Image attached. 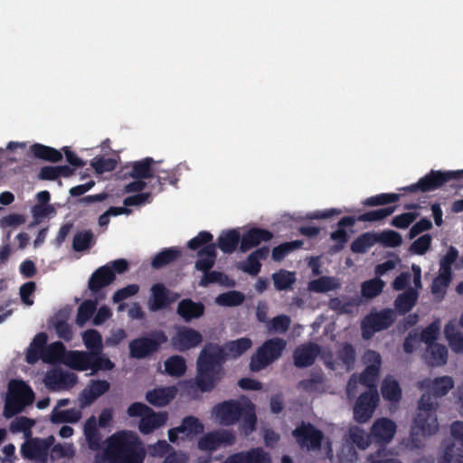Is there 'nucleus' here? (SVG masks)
<instances>
[{
    "label": "nucleus",
    "instance_id": "1",
    "mask_svg": "<svg viewBox=\"0 0 463 463\" xmlns=\"http://www.w3.org/2000/svg\"><path fill=\"white\" fill-rule=\"evenodd\" d=\"M251 346L252 341L248 337L228 341L223 346L206 344L197 358L196 375L189 383V388L201 392H212L224 375L222 365L227 358L237 359Z\"/></svg>",
    "mask_w": 463,
    "mask_h": 463
},
{
    "label": "nucleus",
    "instance_id": "2",
    "mask_svg": "<svg viewBox=\"0 0 463 463\" xmlns=\"http://www.w3.org/2000/svg\"><path fill=\"white\" fill-rule=\"evenodd\" d=\"M146 450L137 436L121 432L114 435L109 445V463H143Z\"/></svg>",
    "mask_w": 463,
    "mask_h": 463
},
{
    "label": "nucleus",
    "instance_id": "3",
    "mask_svg": "<svg viewBox=\"0 0 463 463\" xmlns=\"http://www.w3.org/2000/svg\"><path fill=\"white\" fill-rule=\"evenodd\" d=\"M437 402L433 401L431 392L423 393L419 401L416 417L411 429V439L416 448L420 447L419 435L430 436L439 429L436 416Z\"/></svg>",
    "mask_w": 463,
    "mask_h": 463
},
{
    "label": "nucleus",
    "instance_id": "4",
    "mask_svg": "<svg viewBox=\"0 0 463 463\" xmlns=\"http://www.w3.org/2000/svg\"><path fill=\"white\" fill-rule=\"evenodd\" d=\"M463 179V169L456 171L430 170L419 181L411 185L399 188V191L408 193H427L435 191L451 180Z\"/></svg>",
    "mask_w": 463,
    "mask_h": 463
},
{
    "label": "nucleus",
    "instance_id": "5",
    "mask_svg": "<svg viewBox=\"0 0 463 463\" xmlns=\"http://www.w3.org/2000/svg\"><path fill=\"white\" fill-rule=\"evenodd\" d=\"M198 260L194 263V268L203 273L202 279L199 281L200 287H207L213 283H222L227 276L222 272L217 270H211L214 266L217 251L216 244H210L197 252Z\"/></svg>",
    "mask_w": 463,
    "mask_h": 463
},
{
    "label": "nucleus",
    "instance_id": "6",
    "mask_svg": "<svg viewBox=\"0 0 463 463\" xmlns=\"http://www.w3.org/2000/svg\"><path fill=\"white\" fill-rule=\"evenodd\" d=\"M286 345V340L280 337L266 340L251 355L250 369L252 372H260L266 368L282 355Z\"/></svg>",
    "mask_w": 463,
    "mask_h": 463
},
{
    "label": "nucleus",
    "instance_id": "7",
    "mask_svg": "<svg viewBox=\"0 0 463 463\" xmlns=\"http://www.w3.org/2000/svg\"><path fill=\"white\" fill-rule=\"evenodd\" d=\"M10 394L5 400L4 415L11 418L21 412L24 406L33 403L34 393L32 388L22 380L12 381L9 384Z\"/></svg>",
    "mask_w": 463,
    "mask_h": 463
},
{
    "label": "nucleus",
    "instance_id": "8",
    "mask_svg": "<svg viewBox=\"0 0 463 463\" xmlns=\"http://www.w3.org/2000/svg\"><path fill=\"white\" fill-rule=\"evenodd\" d=\"M167 341V335L164 331H151L148 335L137 337L129 342V356L139 360L146 358L158 352L161 345Z\"/></svg>",
    "mask_w": 463,
    "mask_h": 463
},
{
    "label": "nucleus",
    "instance_id": "9",
    "mask_svg": "<svg viewBox=\"0 0 463 463\" xmlns=\"http://www.w3.org/2000/svg\"><path fill=\"white\" fill-rule=\"evenodd\" d=\"M395 319V312L391 308L370 312L361 322L362 337L371 339L376 332L388 329Z\"/></svg>",
    "mask_w": 463,
    "mask_h": 463
},
{
    "label": "nucleus",
    "instance_id": "10",
    "mask_svg": "<svg viewBox=\"0 0 463 463\" xmlns=\"http://www.w3.org/2000/svg\"><path fill=\"white\" fill-rule=\"evenodd\" d=\"M171 345L174 350L184 353L199 346L203 341V335L196 329L180 326L171 337Z\"/></svg>",
    "mask_w": 463,
    "mask_h": 463
},
{
    "label": "nucleus",
    "instance_id": "11",
    "mask_svg": "<svg viewBox=\"0 0 463 463\" xmlns=\"http://www.w3.org/2000/svg\"><path fill=\"white\" fill-rule=\"evenodd\" d=\"M292 436L295 438L298 446L307 450L320 449L324 439L323 432L309 422H302L298 425L292 431Z\"/></svg>",
    "mask_w": 463,
    "mask_h": 463
},
{
    "label": "nucleus",
    "instance_id": "12",
    "mask_svg": "<svg viewBox=\"0 0 463 463\" xmlns=\"http://www.w3.org/2000/svg\"><path fill=\"white\" fill-rule=\"evenodd\" d=\"M378 391H365L362 392L354 406V419L359 423L367 422L373 416L378 402Z\"/></svg>",
    "mask_w": 463,
    "mask_h": 463
},
{
    "label": "nucleus",
    "instance_id": "13",
    "mask_svg": "<svg viewBox=\"0 0 463 463\" xmlns=\"http://www.w3.org/2000/svg\"><path fill=\"white\" fill-rule=\"evenodd\" d=\"M236 440L232 431L228 430H217L205 433L197 443L202 451L213 452L222 446H231Z\"/></svg>",
    "mask_w": 463,
    "mask_h": 463
},
{
    "label": "nucleus",
    "instance_id": "14",
    "mask_svg": "<svg viewBox=\"0 0 463 463\" xmlns=\"http://www.w3.org/2000/svg\"><path fill=\"white\" fill-rule=\"evenodd\" d=\"M243 403L235 400L224 401L217 403L213 408V414L223 426H231L237 423L242 413Z\"/></svg>",
    "mask_w": 463,
    "mask_h": 463
},
{
    "label": "nucleus",
    "instance_id": "15",
    "mask_svg": "<svg viewBox=\"0 0 463 463\" xmlns=\"http://www.w3.org/2000/svg\"><path fill=\"white\" fill-rule=\"evenodd\" d=\"M396 423L389 418L377 419L370 429L371 438L373 441L378 445L385 446L390 443L395 433Z\"/></svg>",
    "mask_w": 463,
    "mask_h": 463
},
{
    "label": "nucleus",
    "instance_id": "16",
    "mask_svg": "<svg viewBox=\"0 0 463 463\" xmlns=\"http://www.w3.org/2000/svg\"><path fill=\"white\" fill-rule=\"evenodd\" d=\"M51 443L43 439H30L21 447V454L24 458L45 463Z\"/></svg>",
    "mask_w": 463,
    "mask_h": 463
},
{
    "label": "nucleus",
    "instance_id": "17",
    "mask_svg": "<svg viewBox=\"0 0 463 463\" xmlns=\"http://www.w3.org/2000/svg\"><path fill=\"white\" fill-rule=\"evenodd\" d=\"M110 384L106 380H90L80 394V407L91 405L99 397L109 392Z\"/></svg>",
    "mask_w": 463,
    "mask_h": 463
},
{
    "label": "nucleus",
    "instance_id": "18",
    "mask_svg": "<svg viewBox=\"0 0 463 463\" xmlns=\"http://www.w3.org/2000/svg\"><path fill=\"white\" fill-rule=\"evenodd\" d=\"M116 279V275L110 269L109 264L98 268L90 276L88 288L91 293L98 295L99 291L110 285Z\"/></svg>",
    "mask_w": 463,
    "mask_h": 463
},
{
    "label": "nucleus",
    "instance_id": "19",
    "mask_svg": "<svg viewBox=\"0 0 463 463\" xmlns=\"http://www.w3.org/2000/svg\"><path fill=\"white\" fill-rule=\"evenodd\" d=\"M273 233L263 228H251L241 236L240 250L246 252L250 249L259 246L261 242L269 241Z\"/></svg>",
    "mask_w": 463,
    "mask_h": 463
},
{
    "label": "nucleus",
    "instance_id": "20",
    "mask_svg": "<svg viewBox=\"0 0 463 463\" xmlns=\"http://www.w3.org/2000/svg\"><path fill=\"white\" fill-rule=\"evenodd\" d=\"M222 463H270V458L261 448H254L233 453Z\"/></svg>",
    "mask_w": 463,
    "mask_h": 463
},
{
    "label": "nucleus",
    "instance_id": "21",
    "mask_svg": "<svg viewBox=\"0 0 463 463\" xmlns=\"http://www.w3.org/2000/svg\"><path fill=\"white\" fill-rule=\"evenodd\" d=\"M319 352L320 347L317 344L309 343L300 345L294 351V364L298 368L308 367L315 363Z\"/></svg>",
    "mask_w": 463,
    "mask_h": 463
},
{
    "label": "nucleus",
    "instance_id": "22",
    "mask_svg": "<svg viewBox=\"0 0 463 463\" xmlns=\"http://www.w3.org/2000/svg\"><path fill=\"white\" fill-rule=\"evenodd\" d=\"M155 160L152 157H145L138 161L131 162L126 166L129 171L125 175L132 177L133 179H149L155 176L154 168Z\"/></svg>",
    "mask_w": 463,
    "mask_h": 463
},
{
    "label": "nucleus",
    "instance_id": "23",
    "mask_svg": "<svg viewBox=\"0 0 463 463\" xmlns=\"http://www.w3.org/2000/svg\"><path fill=\"white\" fill-rule=\"evenodd\" d=\"M167 419L168 414L166 411L156 412L152 410V411H148L142 419H140L138 430L144 435L150 434L155 430L165 425Z\"/></svg>",
    "mask_w": 463,
    "mask_h": 463
},
{
    "label": "nucleus",
    "instance_id": "24",
    "mask_svg": "<svg viewBox=\"0 0 463 463\" xmlns=\"http://www.w3.org/2000/svg\"><path fill=\"white\" fill-rule=\"evenodd\" d=\"M92 354L91 352L88 351H68L65 359H63V364L76 371H87L90 368V358Z\"/></svg>",
    "mask_w": 463,
    "mask_h": 463
},
{
    "label": "nucleus",
    "instance_id": "25",
    "mask_svg": "<svg viewBox=\"0 0 463 463\" xmlns=\"http://www.w3.org/2000/svg\"><path fill=\"white\" fill-rule=\"evenodd\" d=\"M204 305L201 302H194L190 298L182 299L177 306L176 313L185 322L199 318L204 314Z\"/></svg>",
    "mask_w": 463,
    "mask_h": 463
},
{
    "label": "nucleus",
    "instance_id": "26",
    "mask_svg": "<svg viewBox=\"0 0 463 463\" xmlns=\"http://www.w3.org/2000/svg\"><path fill=\"white\" fill-rule=\"evenodd\" d=\"M48 336L45 332L38 333L27 348L25 360L30 364H34L40 359L43 360V353L47 346Z\"/></svg>",
    "mask_w": 463,
    "mask_h": 463
},
{
    "label": "nucleus",
    "instance_id": "27",
    "mask_svg": "<svg viewBox=\"0 0 463 463\" xmlns=\"http://www.w3.org/2000/svg\"><path fill=\"white\" fill-rule=\"evenodd\" d=\"M454 386V382L449 376H442L434 380H424L420 383L421 388H427L433 397L439 398L446 395Z\"/></svg>",
    "mask_w": 463,
    "mask_h": 463
},
{
    "label": "nucleus",
    "instance_id": "28",
    "mask_svg": "<svg viewBox=\"0 0 463 463\" xmlns=\"http://www.w3.org/2000/svg\"><path fill=\"white\" fill-rule=\"evenodd\" d=\"M176 392L175 386L156 388L146 393V400L154 406L164 407L175 399Z\"/></svg>",
    "mask_w": 463,
    "mask_h": 463
},
{
    "label": "nucleus",
    "instance_id": "29",
    "mask_svg": "<svg viewBox=\"0 0 463 463\" xmlns=\"http://www.w3.org/2000/svg\"><path fill=\"white\" fill-rule=\"evenodd\" d=\"M423 359L431 367L442 366L448 361V349L444 345L439 343L427 345Z\"/></svg>",
    "mask_w": 463,
    "mask_h": 463
},
{
    "label": "nucleus",
    "instance_id": "30",
    "mask_svg": "<svg viewBox=\"0 0 463 463\" xmlns=\"http://www.w3.org/2000/svg\"><path fill=\"white\" fill-rule=\"evenodd\" d=\"M169 290L162 283H156L151 288V298L149 300V309L158 311L165 308L175 299L169 298Z\"/></svg>",
    "mask_w": 463,
    "mask_h": 463
},
{
    "label": "nucleus",
    "instance_id": "31",
    "mask_svg": "<svg viewBox=\"0 0 463 463\" xmlns=\"http://www.w3.org/2000/svg\"><path fill=\"white\" fill-rule=\"evenodd\" d=\"M241 238L237 230L223 231L217 239L218 247L223 253L231 254L235 251Z\"/></svg>",
    "mask_w": 463,
    "mask_h": 463
},
{
    "label": "nucleus",
    "instance_id": "32",
    "mask_svg": "<svg viewBox=\"0 0 463 463\" xmlns=\"http://www.w3.org/2000/svg\"><path fill=\"white\" fill-rule=\"evenodd\" d=\"M418 298L417 289L409 287L403 293L398 295L394 301V307L400 315H405L416 305Z\"/></svg>",
    "mask_w": 463,
    "mask_h": 463
},
{
    "label": "nucleus",
    "instance_id": "33",
    "mask_svg": "<svg viewBox=\"0 0 463 463\" xmlns=\"http://www.w3.org/2000/svg\"><path fill=\"white\" fill-rule=\"evenodd\" d=\"M30 150L36 158L47 162L58 163L62 160L61 151L52 146L36 143L30 146Z\"/></svg>",
    "mask_w": 463,
    "mask_h": 463
},
{
    "label": "nucleus",
    "instance_id": "34",
    "mask_svg": "<svg viewBox=\"0 0 463 463\" xmlns=\"http://www.w3.org/2000/svg\"><path fill=\"white\" fill-rule=\"evenodd\" d=\"M181 255V250L176 247L165 248L154 257L151 266L156 269H161L175 261Z\"/></svg>",
    "mask_w": 463,
    "mask_h": 463
},
{
    "label": "nucleus",
    "instance_id": "35",
    "mask_svg": "<svg viewBox=\"0 0 463 463\" xmlns=\"http://www.w3.org/2000/svg\"><path fill=\"white\" fill-rule=\"evenodd\" d=\"M65 345L60 342H54L47 345L45 352L43 355V361L47 364H54L56 362H62L67 354Z\"/></svg>",
    "mask_w": 463,
    "mask_h": 463
},
{
    "label": "nucleus",
    "instance_id": "36",
    "mask_svg": "<svg viewBox=\"0 0 463 463\" xmlns=\"http://www.w3.org/2000/svg\"><path fill=\"white\" fill-rule=\"evenodd\" d=\"M349 441L354 445L358 449L364 450L369 445L373 442L371 438V433L367 434L362 428L353 426L348 430Z\"/></svg>",
    "mask_w": 463,
    "mask_h": 463
},
{
    "label": "nucleus",
    "instance_id": "37",
    "mask_svg": "<svg viewBox=\"0 0 463 463\" xmlns=\"http://www.w3.org/2000/svg\"><path fill=\"white\" fill-rule=\"evenodd\" d=\"M241 413V428L246 434L251 433L256 429L257 416L255 411V406L252 402L243 403Z\"/></svg>",
    "mask_w": 463,
    "mask_h": 463
},
{
    "label": "nucleus",
    "instance_id": "38",
    "mask_svg": "<svg viewBox=\"0 0 463 463\" xmlns=\"http://www.w3.org/2000/svg\"><path fill=\"white\" fill-rule=\"evenodd\" d=\"M185 359L181 355H172L165 362V372L174 377H180L186 372Z\"/></svg>",
    "mask_w": 463,
    "mask_h": 463
},
{
    "label": "nucleus",
    "instance_id": "39",
    "mask_svg": "<svg viewBox=\"0 0 463 463\" xmlns=\"http://www.w3.org/2000/svg\"><path fill=\"white\" fill-rule=\"evenodd\" d=\"M95 244V238L92 231L86 230L77 232L72 241V248L75 251L80 252L90 249Z\"/></svg>",
    "mask_w": 463,
    "mask_h": 463
},
{
    "label": "nucleus",
    "instance_id": "40",
    "mask_svg": "<svg viewBox=\"0 0 463 463\" xmlns=\"http://www.w3.org/2000/svg\"><path fill=\"white\" fill-rule=\"evenodd\" d=\"M382 395L386 401L396 402L402 398L399 383L394 379L385 378L382 383Z\"/></svg>",
    "mask_w": 463,
    "mask_h": 463
},
{
    "label": "nucleus",
    "instance_id": "41",
    "mask_svg": "<svg viewBox=\"0 0 463 463\" xmlns=\"http://www.w3.org/2000/svg\"><path fill=\"white\" fill-rule=\"evenodd\" d=\"M274 287L279 291L288 290L292 288L296 282L295 272L280 269L272 275Z\"/></svg>",
    "mask_w": 463,
    "mask_h": 463
},
{
    "label": "nucleus",
    "instance_id": "42",
    "mask_svg": "<svg viewBox=\"0 0 463 463\" xmlns=\"http://www.w3.org/2000/svg\"><path fill=\"white\" fill-rule=\"evenodd\" d=\"M245 300V296L241 291L230 290L219 294L215 298V303L221 307H238Z\"/></svg>",
    "mask_w": 463,
    "mask_h": 463
},
{
    "label": "nucleus",
    "instance_id": "43",
    "mask_svg": "<svg viewBox=\"0 0 463 463\" xmlns=\"http://www.w3.org/2000/svg\"><path fill=\"white\" fill-rule=\"evenodd\" d=\"M379 374L380 369L374 365H367L357 379L362 385L368 388L367 391H377Z\"/></svg>",
    "mask_w": 463,
    "mask_h": 463
},
{
    "label": "nucleus",
    "instance_id": "44",
    "mask_svg": "<svg viewBox=\"0 0 463 463\" xmlns=\"http://www.w3.org/2000/svg\"><path fill=\"white\" fill-rule=\"evenodd\" d=\"M375 243V233L364 232L353 241L350 249L354 253H364Z\"/></svg>",
    "mask_w": 463,
    "mask_h": 463
},
{
    "label": "nucleus",
    "instance_id": "45",
    "mask_svg": "<svg viewBox=\"0 0 463 463\" xmlns=\"http://www.w3.org/2000/svg\"><path fill=\"white\" fill-rule=\"evenodd\" d=\"M98 299L84 300L78 307L76 317V324L79 326H83L86 322L93 316L97 309Z\"/></svg>",
    "mask_w": 463,
    "mask_h": 463
},
{
    "label": "nucleus",
    "instance_id": "46",
    "mask_svg": "<svg viewBox=\"0 0 463 463\" xmlns=\"http://www.w3.org/2000/svg\"><path fill=\"white\" fill-rule=\"evenodd\" d=\"M82 341L88 352L103 351L102 336L96 329H88L82 334Z\"/></svg>",
    "mask_w": 463,
    "mask_h": 463
},
{
    "label": "nucleus",
    "instance_id": "47",
    "mask_svg": "<svg viewBox=\"0 0 463 463\" xmlns=\"http://www.w3.org/2000/svg\"><path fill=\"white\" fill-rule=\"evenodd\" d=\"M178 428L186 437L201 434L204 430L203 424L194 416L184 417Z\"/></svg>",
    "mask_w": 463,
    "mask_h": 463
},
{
    "label": "nucleus",
    "instance_id": "48",
    "mask_svg": "<svg viewBox=\"0 0 463 463\" xmlns=\"http://www.w3.org/2000/svg\"><path fill=\"white\" fill-rule=\"evenodd\" d=\"M92 357L90 358V368L92 373H95L99 371H110L115 367L114 363L109 359V357L101 352H91Z\"/></svg>",
    "mask_w": 463,
    "mask_h": 463
},
{
    "label": "nucleus",
    "instance_id": "49",
    "mask_svg": "<svg viewBox=\"0 0 463 463\" xmlns=\"http://www.w3.org/2000/svg\"><path fill=\"white\" fill-rule=\"evenodd\" d=\"M396 208V205H390L385 208L369 211L358 215L357 221L369 222L382 221L384 218L392 215L395 212Z\"/></svg>",
    "mask_w": 463,
    "mask_h": 463
},
{
    "label": "nucleus",
    "instance_id": "50",
    "mask_svg": "<svg viewBox=\"0 0 463 463\" xmlns=\"http://www.w3.org/2000/svg\"><path fill=\"white\" fill-rule=\"evenodd\" d=\"M84 434L89 447L91 449H97L99 448L101 439L97 429L94 417H91L90 420H88L87 423L85 424Z\"/></svg>",
    "mask_w": 463,
    "mask_h": 463
},
{
    "label": "nucleus",
    "instance_id": "51",
    "mask_svg": "<svg viewBox=\"0 0 463 463\" xmlns=\"http://www.w3.org/2000/svg\"><path fill=\"white\" fill-rule=\"evenodd\" d=\"M385 283L379 278H374L362 283L361 292L366 298L377 297L383 289Z\"/></svg>",
    "mask_w": 463,
    "mask_h": 463
},
{
    "label": "nucleus",
    "instance_id": "52",
    "mask_svg": "<svg viewBox=\"0 0 463 463\" xmlns=\"http://www.w3.org/2000/svg\"><path fill=\"white\" fill-rule=\"evenodd\" d=\"M303 241L297 240L288 242H283L272 250V259L275 261L282 260L289 252L301 248Z\"/></svg>",
    "mask_w": 463,
    "mask_h": 463
},
{
    "label": "nucleus",
    "instance_id": "53",
    "mask_svg": "<svg viewBox=\"0 0 463 463\" xmlns=\"http://www.w3.org/2000/svg\"><path fill=\"white\" fill-rule=\"evenodd\" d=\"M401 195L399 194H380L374 196L367 197L363 202L364 206L373 207L379 205H387L390 203H397L400 200Z\"/></svg>",
    "mask_w": 463,
    "mask_h": 463
},
{
    "label": "nucleus",
    "instance_id": "54",
    "mask_svg": "<svg viewBox=\"0 0 463 463\" xmlns=\"http://www.w3.org/2000/svg\"><path fill=\"white\" fill-rule=\"evenodd\" d=\"M337 284L331 277L323 276L317 279L311 280L308 284V289L313 292L325 293L335 289Z\"/></svg>",
    "mask_w": 463,
    "mask_h": 463
},
{
    "label": "nucleus",
    "instance_id": "55",
    "mask_svg": "<svg viewBox=\"0 0 463 463\" xmlns=\"http://www.w3.org/2000/svg\"><path fill=\"white\" fill-rule=\"evenodd\" d=\"M376 243L381 242L385 247L395 248L402 243L401 234L395 231L388 230L381 233H375Z\"/></svg>",
    "mask_w": 463,
    "mask_h": 463
},
{
    "label": "nucleus",
    "instance_id": "56",
    "mask_svg": "<svg viewBox=\"0 0 463 463\" xmlns=\"http://www.w3.org/2000/svg\"><path fill=\"white\" fill-rule=\"evenodd\" d=\"M118 162L114 158H106L104 156H95L90 161V165L94 168L96 173L103 174L105 172H111L116 169Z\"/></svg>",
    "mask_w": 463,
    "mask_h": 463
},
{
    "label": "nucleus",
    "instance_id": "57",
    "mask_svg": "<svg viewBox=\"0 0 463 463\" xmlns=\"http://www.w3.org/2000/svg\"><path fill=\"white\" fill-rule=\"evenodd\" d=\"M213 236L210 232L202 231L188 241L187 247L192 250H198L199 251L201 249L207 245L215 244L213 242Z\"/></svg>",
    "mask_w": 463,
    "mask_h": 463
},
{
    "label": "nucleus",
    "instance_id": "58",
    "mask_svg": "<svg viewBox=\"0 0 463 463\" xmlns=\"http://www.w3.org/2000/svg\"><path fill=\"white\" fill-rule=\"evenodd\" d=\"M444 332L451 348L457 352L463 351V335L461 333L455 331L454 326L449 324L446 325Z\"/></svg>",
    "mask_w": 463,
    "mask_h": 463
},
{
    "label": "nucleus",
    "instance_id": "59",
    "mask_svg": "<svg viewBox=\"0 0 463 463\" xmlns=\"http://www.w3.org/2000/svg\"><path fill=\"white\" fill-rule=\"evenodd\" d=\"M324 383V376L321 373H312L308 379L301 380L298 387L305 392H311L317 391Z\"/></svg>",
    "mask_w": 463,
    "mask_h": 463
},
{
    "label": "nucleus",
    "instance_id": "60",
    "mask_svg": "<svg viewBox=\"0 0 463 463\" xmlns=\"http://www.w3.org/2000/svg\"><path fill=\"white\" fill-rule=\"evenodd\" d=\"M439 335V326L437 322H432L427 327H425L420 333V340L426 344V345L436 344V340Z\"/></svg>",
    "mask_w": 463,
    "mask_h": 463
},
{
    "label": "nucleus",
    "instance_id": "61",
    "mask_svg": "<svg viewBox=\"0 0 463 463\" xmlns=\"http://www.w3.org/2000/svg\"><path fill=\"white\" fill-rule=\"evenodd\" d=\"M431 244V237L430 234H424L415 240L411 247L410 251L417 254L423 255L430 247Z\"/></svg>",
    "mask_w": 463,
    "mask_h": 463
},
{
    "label": "nucleus",
    "instance_id": "62",
    "mask_svg": "<svg viewBox=\"0 0 463 463\" xmlns=\"http://www.w3.org/2000/svg\"><path fill=\"white\" fill-rule=\"evenodd\" d=\"M418 216V213H404L393 217L391 224L398 229H406L417 219Z\"/></svg>",
    "mask_w": 463,
    "mask_h": 463
},
{
    "label": "nucleus",
    "instance_id": "63",
    "mask_svg": "<svg viewBox=\"0 0 463 463\" xmlns=\"http://www.w3.org/2000/svg\"><path fill=\"white\" fill-rule=\"evenodd\" d=\"M34 421L27 417H18L14 419L10 424V430L13 433L17 432H30L31 428L33 426Z\"/></svg>",
    "mask_w": 463,
    "mask_h": 463
},
{
    "label": "nucleus",
    "instance_id": "64",
    "mask_svg": "<svg viewBox=\"0 0 463 463\" xmlns=\"http://www.w3.org/2000/svg\"><path fill=\"white\" fill-rule=\"evenodd\" d=\"M439 463H463V454L456 453L453 445L447 446L442 457L438 460Z\"/></svg>",
    "mask_w": 463,
    "mask_h": 463
}]
</instances>
